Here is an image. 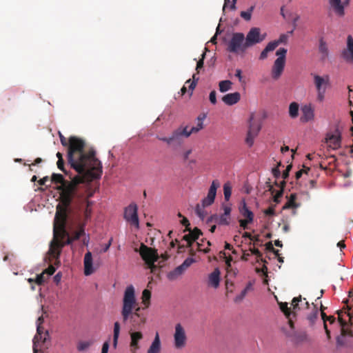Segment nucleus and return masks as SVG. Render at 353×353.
<instances>
[{"mask_svg":"<svg viewBox=\"0 0 353 353\" xmlns=\"http://www.w3.org/2000/svg\"><path fill=\"white\" fill-rule=\"evenodd\" d=\"M84 140L77 137L69 138L68 163L77 174L88 176L90 179H99L102 174V165L96 157L93 148L85 150Z\"/></svg>","mask_w":353,"mask_h":353,"instance_id":"obj_1","label":"nucleus"},{"mask_svg":"<svg viewBox=\"0 0 353 353\" xmlns=\"http://www.w3.org/2000/svg\"><path fill=\"white\" fill-rule=\"evenodd\" d=\"M66 212L63 209L59 210V205L57 207V211L54 218V237L50 243L49 253L52 257L57 259L59 257L61 249L65 245L71 244L74 241L78 240L83 234L84 229L80 228L70 236L65 229L66 221Z\"/></svg>","mask_w":353,"mask_h":353,"instance_id":"obj_2","label":"nucleus"},{"mask_svg":"<svg viewBox=\"0 0 353 353\" xmlns=\"http://www.w3.org/2000/svg\"><path fill=\"white\" fill-rule=\"evenodd\" d=\"M137 307V301L135 298L134 288L132 285L126 288L124 292L123 299V306L121 310V315L123 322H126L129 319L134 321L135 317L140 318L141 322L144 323L145 318L141 316L140 313L134 312L133 310Z\"/></svg>","mask_w":353,"mask_h":353,"instance_id":"obj_3","label":"nucleus"},{"mask_svg":"<svg viewBox=\"0 0 353 353\" xmlns=\"http://www.w3.org/2000/svg\"><path fill=\"white\" fill-rule=\"evenodd\" d=\"M93 179H94L88 178V176L81 174L74 176L72 182L67 185L65 188L62 189L61 198L63 204L67 208L69 207L74 201V204L77 206L79 203L77 185L81 183L91 181Z\"/></svg>","mask_w":353,"mask_h":353,"instance_id":"obj_4","label":"nucleus"},{"mask_svg":"<svg viewBox=\"0 0 353 353\" xmlns=\"http://www.w3.org/2000/svg\"><path fill=\"white\" fill-rule=\"evenodd\" d=\"M190 133L188 132V126H179L175 129L170 137L157 136V138L168 145L172 147H179L183 143V137L188 138Z\"/></svg>","mask_w":353,"mask_h":353,"instance_id":"obj_5","label":"nucleus"},{"mask_svg":"<svg viewBox=\"0 0 353 353\" xmlns=\"http://www.w3.org/2000/svg\"><path fill=\"white\" fill-rule=\"evenodd\" d=\"M135 252H139L141 258L147 264L151 272H154L157 265L154 264L159 259L157 251L155 249L150 248L143 243H141L139 250L135 249Z\"/></svg>","mask_w":353,"mask_h":353,"instance_id":"obj_6","label":"nucleus"},{"mask_svg":"<svg viewBox=\"0 0 353 353\" xmlns=\"http://www.w3.org/2000/svg\"><path fill=\"white\" fill-rule=\"evenodd\" d=\"M248 46L245 44V35L241 32H234L228 44V50L232 53H243Z\"/></svg>","mask_w":353,"mask_h":353,"instance_id":"obj_7","label":"nucleus"},{"mask_svg":"<svg viewBox=\"0 0 353 353\" xmlns=\"http://www.w3.org/2000/svg\"><path fill=\"white\" fill-rule=\"evenodd\" d=\"M343 303L345 304V305L343 307V309L339 310L336 312V314H338V321L341 327V335H349L353 336V332L351 330L346 328L348 323L342 318L343 312L346 313L347 315L349 316L350 324H353L352 314L350 312L351 310V307L347 305V299L343 301Z\"/></svg>","mask_w":353,"mask_h":353,"instance_id":"obj_8","label":"nucleus"},{"mask_svg":"<svg viewBox=\"0 0 353 353\" xmlns=\"http://www.w3.org/2000/svg\"><path fill=\"white\" fill-rule=\"evenodd\" d=\"M304 303L299 305V302H302L301 296L294 297L292 301V311L290 307H288L287 303H281L279 304L281 310L285 314V315L290 319L292 314H295L297 311L300 310L303 307L306 309L309 307V303L306 301V299H303Z\"/></svg>","mask_w":353,"mask_h":353,"instance_id":"obj_9","label":"nucleus"},{"mask_svg":"<svg viewBox=\"0 0 353 353\" xmlns=\"http://www.w3.org/2000/svg\"><path fill=\"white\" fill-rule=\"evenodd\" d=\"M124 219L137 228H139L138 207L137 204L132 203L125 208Z\"/></svg>","mask_w":353,"mask_h":353,"instance_id":"obj_10","label":"nucleus"},{"mask_svg":"<svg viewBox=\"0 0 353 353\" xmlns=\"http://www.w3.org/2000/svg\"><path fill=\"white\" fill-rule=\"evenodd\" d=\"M261 130V125L254 120V114H251L249 120V128L245 139V142L249 146L254 143V138L258 135Z\"/></svg>","mask_w":353,"mask_h":353,"instance_id":"obj_11","label":"nucleus"},{"mask_svg":"<svg viewBox=\"0 0 353 353\" xmlns=\"http://www.w3.org/2000/svg\"><path fill=\"white\" fill-rule=\"evenodd\" d=\"M187 336L185 329L180 323L176 324L174 333V347L176 349H181L185 346Z\"/></svg>","mask_w":353,"mask_h":353,"instance_id":"obj_12","label":"nucleus"},{"mask_svg":"<svg viewBox=\"0 0 353 353\" xmlns=\"http://www.w3.org/2000/svg\"><path fill=\"white\" fill-rule=\"evenodd\" d=\"M245 38L246 46L250 48L263 41L265 39V35L261 34L260 28H252Z\"/></svg>","mask_w":353,"mask_h":353,"instance_id":"obj_13","label":"nucleus"},{"mask_svg":"<svg viewBox=\"0 0 353 353\" xmlns=\"http://www.w3.org/2000/svg\"><path fill=\"white\" fill-rule=\"evenodd\" d=\"M325 143L327 144V148L332 150H337L341 145V136L338 129L334 133H327L325 139Z\"/></svg>","mask_w":353,"mask_h":353,"instance_id":"obj_14","label":"nucleus"},{"mask_svg":"<svg viewBox=\"0 0 353 353\" xmlns=\"http://www.w3.org/2000/svg\"><path fill=\"white\" fill-rule=\"evenodd\" d=\"M48 338V332L44 331V328L37 325V334L33 339V352L34 353L37 352V347L40 345H43Z\"/></svg>","mask_w":353,"mask_h":353,"instance_id":"obj_15","label":"nucleus"},{"mask_svg":"<svg viewBox=\"0 0 353 353\" xmlns=\"http://www.w3.org/2000/svg\"><path fill=\"white\" fill-rule=\"evenodd\" d=\"M219 186L220 183L218 180L212 181L207 196L202 200L203 207L209 206L214 203L216 194V190Z\"/></svg>","mask_w":353,"mask_h":353,"instance_id":"obj_16","label":"nucleus"},{"mask_svg":"<svg viewBox=\"0 0 353 353\" xmlns=\"http://www.w3.org/2000/svg\"><path fill=\"white\" fill-rule=\"evenodd\" d=\"M342 57L350 63H353V38L349 35L347 39V48L342 51Z\"/></svg>","mask_w":353,"mask_h":353,"instance_id":"obj_17","label":"nucleus"},{"mask_svg":"<svg viewBox=\"0 0 353 353\" xmlns=\"http://www.w3.org/2000/svg\"><path fill=\"white\" fill-rule=\"evenodd\" d=\"M314 77V83L316 87V91L326 90L327 87L330 83V77L328 75L323 77L318 74H312Z\"/></svg>","mask_w":353,"mask_h":353,"instance_id":"obj_18","label":"nucleus"},{"mask_svg":"<svg viewBox=\"0 0 353 353\" xmlns=\"http://www.w3.org/2000/svg\"><path fill=\"white\" fill-rule=\"evenodd\" d=\"M285 62L281 59H276L272 68V77L276 80L282 74Z\"/></svg>","mask_w":353,"mask_h":353,"instance_id":"obj_19","label":"nucleus"},{"mask_svg":"<svg viewBox=\"0 0 353 353\" xmlns=\"http://www.w3.org/2000/svg\"><path fill=\"white\" fill-rule=\"evenodd\" d=\"M84 274L86 276L90 275L94 272L92 256L90 252L85 253L84 256Z\"/></svg>","mask_w":353,"mask_h":353,"instance_id":"obj_20","label":"nucleus"},{"mask_svg":"<svg viewBox=\"0 0 353 353\" xmlns=\"http://www.w3.org/2000/svg\"><path fill=\"white\" fill-rule=\"evenodd\" d=\"M241 99V94L238 92L229 93L222 97L223 103L228 105H232L237 103Z\"/></svg>","mask_w":353,"mask_h":353,"instance_id":"obj_21","label":"nucleus"},{"mask_svg":"<svg viewBox=\"0 0 353 353\" xmlns=\"http://www.w3.org/2000/svg\"><path fill=\"white\" fill-rule=\"evenodd\" d=\"M302 115L301 117V121L302 122H307L311 121L314 118V110L310 105H305L301 108Z\"/></svg>","mask_w":353,"mask_h":353,"instance_id":"obj_22","label":"nucleus"},{"mask_svg":"<svg viewBox=\"0 0 353 353\" xmlns=\"http://www.w3.org/2000/svg\"><path fill=\"white\" fill-rule=\"evenodd\" d=\"M239 210L240 214L243 217L245 218V219L248 220V221H253V220H254V214L247 207V205H246V203H245V200H243L241 202L240 205L239 207Z\"/></svg>","mask_w":353,"mask_h":353,"instance_id":"obj_23","label":"nucleus"},{"mask_svg":"<svg viewBox=\"0 0 353 353\" xmlns=\"http://www.w3.org/2000/svg\"><path fill=\"white\" fill-rule=\"evenodd\" d=\"M70 179H71L70 181H67L64 180L63 176L61 174H53L52 175L51 181L52 182L56 183V184H61V189L65 188V186L70 183L72 182V179L74 176H72L70 174H69Z\"/></svg>","mask_w":353,"mask_h":353,"instance_id":"obj_24","label":"nucleus"},{"mask_svg":"<svg viewBox=\"0 0 353 353\" xmlns=\"http://www.w3.org/2000/svg\"><path fill=\"white\" fill-rule=\"evenodd\" d=\"M219 283H220V271L219 270V269L216 268L209 275L208 285L214 288H217L219 285Z\"/></svg>","mask_w":353,"mask_h":353,"instance_id":"obj_25","label":"nucleus"},{"mask_svg":"<svg viewBox=\"0 0 353 353\" xmlns=\"http://www.w3.org/2000/svg\"><path fill=\"white\" fill-rule=\"evenodd\" d=\"M205 114H201L198 116L196 121L197 123L196 126L192 127L190 129L188 127V132L190 133V136L192 134H195L199 132L203 128V121L205 119Z\"/></svg>","mask_w":353,"mask_h":353,"instance_id":"obj_26","label":"nucleus"},{"mask_svg":"<svg viewBox=\"0 0 353 353\" xmlns=\"http://www.w3.org/2000/svg\"><path fill=\"white\" fill-rule=\"evenodd\" d=\"M329 3L337 15L343 17L345 14L344 6L341 0H329Z\"/></svg>","mask_w":353,"mask_h":353,"instance_id":"obj_27","label":"nucleus"},{"mask_svg":"<svg viewBox=\"0 0 353 353\" xmlns=\"http://www.w3.org/2000/svg\"><path fill=\"white\" fill-rule=\"evenodd\" d=\"M94 190L90 188H85L83 191L79 190V202H87L94 195Z\"/></svg>","mask_w":353,"mask_h":353,"instance_id":"obj_28","label":"nucleus"},{"mask_svg":"<svg viewBox=\"0 0 353 353\" xmlns=\"http://www.w3.org/2000/svg\"><path fill=\"white\" fill-rule=\"evenodd\" d=\"M161 350V341L159 334L157 333L153 342L152 343L148 353H159Z\"/></svg>","mask_w":353,"mask_h":353,"instance_id":"obj_29","label":"nucleus"},{"mask_svg":"<svg viewBox=\"0 0 353 353\" xmlns=\"http://www.w3.org/2000/svg\"><path fill=\"white\" fill-rule=\"evenodd\" d=\"M185 269L180 265L176 267L174 270L170 272L168 274V278L170 281H174L179 279L180 276H181L184 272Z\"/></svg>","mask_w":353,"mask_h":353,"instance_id":"obj_30","label":"nucleus"},{"mask_svg":"<svg viewBox=\"0 0 353 353\" xmlns=\"http://www.w3.org/2000/svg\"><path fill=\"white\" fill-rule=\"evenodd\" d=\"M85 204V208L83 212V215L85 219L87 221L90 219L92 215V209L91 206L93 205V202L91 201H87V202H79V205H77V207L79 208H82L83 204Z\"/></svg>","mask_w":353,"mask_h":353,"instance_id":"obj_31","label":"nucleus"},{"mask_svg":"<svg viewBox=\"0 0 353 353\" xmlns=\"http://www.w3.org/2000/svg\"><path fill=\"white\" fill-rule=\"evenodd\" d=\"M131 342L130 346L134 350L139 348L138 345L139 341L143 338V334L141 332H134L130 334Z\"/></svg>","mask_w":353,"mask_h":353,"instance_id":"obj_32","label":"nucleus"},{"mask_svg":"<svg viewBox=\"0 0 353 353\" xmlns=\"http://www.w3.org/2000/svg\"><path fill=\"white\" fill-rule=\"evenodd\" d=\"M276 48V43H269L266 47L263 49V50L261 52L260 54L259 59L261 60H263L267 58L268 53L269 52L273 51Z\"/></svg>","mask_w":353,"mask_h":353,"instance_id":"obj_33","label":"nucleus"},{"mask_svg":"<svg viewBox=\"0 0 353 353\" xmlns=\"http://www.w3.org/2000/svg\"><path fill=\"white\" fill-rule=\"evenodd\" d=\"M299 105L296 102H292L289 106V114L292 119H295L299 116Z\"/></svg>","mask_w":353,"mask_h":353,"instance_id":"obj_34","label":"nucleus"},{"mask_svg":"<svg viewBox=\"0 0 353 353\" xmlns=\"http://www.w3.org/2000/svg\"><path fill=\"white\" fill-rule=\"evenodd\" d=\"M275 185L280 187V190H279L276 194L274 196V201L276 203H279L280 198L283 196L284 188L285 186V181H283L279 184L277 182H275Z\"/></svg>","mask_w":353,"mask_h":353,"instance_id":"obj_35","label":"nucleus"},{"mask_svg":"<svg viewBox=\"0 0 353 353\" xmlns=\"http://www.w3.org/2000/svg\"><path fill=\"white\" fill-rule=\"evenodd\" d=\"M232 82L230 80L221 81L219 83V88L221 92H225L232 89Z\"/></svg>","mask_w":353,"mask_h":353,"instance_id":"obj_36","label":"nucleus"},{"mask_svg":"<svg viewBox=\"0 0 353 353\" xmlns=\"http://www.w3.org/2000/svg\"><path fill=\"white\" fill-rule=\"evenodd\" d=\"M199 79V78L197 77V74H194L192 75V81H191V79H188L185 81V84L188 85V88L190 91V95H192V91L194 90Z\"/></svg>","mask_w":353,"mask_h":353,"instance_id":"obj_37","label":"nucleus"},{"mask_svg":"<svg viewBox=\"0 0 353 353\" xmlns=\"http://www.w3.org/2000/svg\"><path fill=\"white\" fill-rule=\"evenodd\" d=\"M47 279H48V276L46 277L45 274L43 272H42L41 274L37 275L35 279H32V278L28 279V281L30 284L32 283H36L37 285H40L43 284L46 282Z\"/></svg>","mask_w":353,"mask_h":353,"instance_id":"obj_38","label":"nucleus"},{"mask_svg":"<svg viewBox=\"0 0 353 353\" xmlns=\"http://www.w3.org/2000/svg\"><path fill=\"white\" fill-rule=\"evenodd\" d=\"M318 315H319L318 309H317L316 306L315 305H314L313 311L310 314H308L307 316V319L309 321L310 325H313L315 323V322L318 318Z\"/></svg>","mask_w":353,"mask_h":353,"instance_id":"obj_39","label":"nucleus"},{"mask_svg":"<svg viewBox=\"0 0 353 353\" xmlns=\"http://www.w3.org/2000/svg\"><path fill=\"white\" fill-rule=\"evenodd\" d=\"M119 333H120V324L119 322L117 321L114 324L113 346L114 348H116L117 346Z\"/></svg>","mask_w":353,"mask_h":353,"instance_id":"obj_40","label":"nucleus"},{"mask_svg":"<svg viewBox=\"0 0 353 353\" xmlns=\"http://www.w3.org/2000/svg\"><path fill=\"white\" fill-rule=\"evenodd\" d=\"M319 52L323 55V58H325L328 56V48L326 42L323 39L319 40Z\"/></svg>","mask_w":353,"mask_h":353,"instance_id":"obj_41","label":"nucleus"},{"mask_svg":"<svg viewBox=\"0 0 353 353\" xmlns=\"http://www.w3.org/2000/svg\"><path fill=\"white\" fill-rule=\"evenodd\" d=\"M92 344L91 341H81L77 344V350L79 352H83L87 350Z\"/></svg>","mask_w":353,"mask_h":353,"instance_id":"obj_42","label":"nucleus"},{"mask_svg":"<svg viewBox=\"0 0 353 353\" xmlns=\"http://www.w3.org/2000/svg\"><path fill=\"white\" fill-rule=\"evenodd\" d=\"M223 194L225 200L228 201L232 194V186L229 182L223 185Z\"/></svg>","mask_w":353,"mask_h":353,"instance_id":"obj_43","label":"nucleus"},{"mask_svg":"<svg viewBox=\"0 0 353 353\" xmlns=\"http://www.w3.org/2000/svg\"><path fill=\"white\" fill-rule=\"evenodd\" d=\"M294 342L296 343H301L308 341L307 334L305 332H301L294 336Z\"/></svg>","mask_w":353,"mask_h":353,"instance_id":"obj_44","label":"nucleus"},{"mask_svg":"<svg viewBox=\"0 0 353 353\" xmlns=\"http://www.w3.org/2000/svg\"><path fill=\"white\" fill-rule=\"evenodd\" d=\"M151 297V292L149 290H144L142 292V302L148 307L150 303V299Z\"/></svg>","mask_w":353,"mask_h":353,"instance_id":"obj_45","label":"nucleus"},{"mask_svg":"<svg viewBox=\"0 0 353 353\" xmlns=\"http://www.w3.org/2000/svg\"><path fill=\"white\" fill-rule=\"evenodd\" d=\"M254 9V6H252L247 11H242L240 13V16L245 21H250L252 17V12Z\"/></svg>","mask_w":353,"mask_h":353,"instance_id":"obj_46","label":"nucleus"},{"mask_svg":"<svg viewBox=\"0 0 353 353\" xmlns=\"http://www.w3.org/2000/svg\"><path fill=\"white\" fill-rule=\"evenodd\" d=\"M286 54H287V49H285L284 48H279L276 52V55L278 56V58L276 59H281V60L285 62Z\"/></svg>","mask_w":353,"mask_h":353,"instance_id":"obj_47","label":"nucleus"},{"mask_svg":"<svg viewBox=\"0 0 353 353\" xmlns=\"http://www.w3.org/2000/svg\"><path fill=\"white\" fill-rule=\"evenodd\" d=\"M250 251L251 252V253L252 254H254L256 256L257 261H259L260 260L263 263H266V261L263 259L262 253L257 248H250Z\"/></svg>","mask_w":353,"mask_h":353,"instance_id":"obj_48","label":"nucleus"},{"mask_svg":"<svg viewBox=\"0 0 353 353\" xmlns=\"http://www.w3.org/2000/svg\"><path fill=\"white\" fill-rule=\"evenodd\" d=\"M299 205H300L299 203H297L296 202H294L293 201H291L290 199H288L286 203L283 205V210L290 209V208L296 209V208H299Z\"/></svg>","mask_w":353,"mask_h":353,"instance_id":"obj_49","label":"nucleus"},{"mask_svg":"<svg viewBox=\"0 0 353 353\" xmlns=\"http://www.w3.org/2000/svg\"><path fill=\"white\" fill-rule=\"evenodd\" d=\"M204 208L203 205H200L199 204H197L195 208L196 214L199 216L201 219H203L205 217V212H204Z\"/></svg>","mask_w":353,"mask_h":353,"instance_id":"obj_50","label":"nucleus"},{"mask_svg":"<svg viewBox=\"0 0 353 353\" xmlns=\"http://www.w3.org/2000/svg\"><path fill=\"white\" fill-rule=\"evenodd\" d=\"M205 57V52H204L201 54V58L197 61V63H196V70L197 72V74L199 73L200 70L203 68Z\"/></svg>","mask_w":353,"mask_h":353,"instance_id":"obj_51","label":"nucleus"},{"mask_svg":"<svg viewBox=\"0 0 353 353\" xmlns=\"http://www.w3.org/2000/svg\"><path fill=\"white\" fill-rule=\"evenodd\" d=\"M190 233L192 234L191 236L193 238V240L196 241L197 239H199V236L202 234V232L201 230H199L197 228H194L193 230H188Z\"/></svg>","mask_w":353,"mask_h":353,"instance_id":"obj_52","label":"nucleus"},{"mask_svg":"<svg viewBox=\"0 0 353 353\" xmlns=\"http://www.w3.org/2000/svg\"><path fill=\"white\" fill-rule=\"evenodd\" d=\"M192 234L189 232V234H185L183 236V240L187 242V247H191L192 243L195 241L193 240Z\"/></svg>","mask_w":353,"mask_h":353,"instance_id":"obj_53","label":"nucleus"},{"mask_svg":"<svg viewBox=\"0 0 353 353\" xmlns=\"http://www.w3.org/2000/svg\"><path fill=\"white\" fill-rule=\"evenodd\" d=\"M195 262V260L193 258H187L183 263L181 265L185 270L190 267L193 263Z\"/></svg>","mask_w":353,"mask_h":353,"instance_id":"obj_54","label":"nucleus"},{"mask_svg":"<svg viewBox=\"0 0 353 353\" xmlns=\"http://www.w3.org/2000/svg\"><path fill=\"white\" fill-rule=\"evenodd\" d=\"M288 37L286 34H283L279 37L278 40L272 41L271 43H276L277 47L280 43H285L288 41Z\"/></svg>","mask_w":353,"mask_h":353,"instance_id":"obj_55","label":"nucleus"},{"mask_svg":"<svg viewBox=\"0 0 353 353\" xmlns=\"http://www.w3.org/2000/svg\"><path fill=\"white\" fill-rule=\"evenodd\" d=\"M230 216H224L221 214L219 219V224L228 225L230 224Z\"/></svg>","mask_w":353,"mask_h":353,"instance_id":"obj_56","label":"nucleus"},{"mask_svg":"<svg viewBox=\"0 0 353 353\" xmlns=\"http://www.w3.org/2000/svg\"><path fill=\"white\" fill-rule=\"evenodd\" d=\"M57 167L59 170H61L62 172H63L66 175H69V173L67 172V170L64 168V161L62 160H58L57 163Z\"/></svg>","mask_w":353,"mask_h":353,"instance_id":"obj_57","label":"nucleus"},{"mask_svg":"<svg viewBox=\"0 0 353 353\" xmlns=\"http://www.w3.org/2000/svg\"><path fill=\"white\" fill-rule=\"evenodd\" d=\"M247 293H246V290H243L241 291V292L237 295L235 299H234V301L236 303H238V302H240L244 298L245 296H246Z\"/></svg>","mask_w":353,"mask_h":353,"instance_id":"obj_58","label":"nucleus"},{"mask_svg":"<svg viewBox=\"0 0 353 353\" xmlns=\"http://www.w3.org/2000/svg\"><path fill=\"white\" fill-rule=\"evenodd\" d=\"M216 95V93L215 90H212V92H210V95H209L210 101L211 102V103H212L214 105H215L217 102Z\"/></svg>","mask_w":353,"mask_h":353,"instance_id":"obj_59","label":"nucleus"},{"mask_svg":"<svg viewBox=\"0 0 353 353\" xmlns=\"http://www.w3.org/2000/svg\"><path fill=\"white\" fill-rule=\"evenodd\" d=\"M55 270H55V268H54V266H52V265H50V266H49L48 268H46V269L43 272L45 274H46L48 275L47 276L48 277L49 276L52 275V274L54 273Z\"/></svg>","mask_w":353,"mask_h":353,"instance_id":"obj_60","label":"nucleus"},{"mask_svg":"<svg viewBox=\"0 0 353 353\" xmlns=\"http://www.w3.org/2000/svg\"><path fill=\"white\" fill-rule=\"evenodd\" d=\"M223 209L224 211V216H230L232 208L229 205H223Z\"/></svg>","mask_w":353,"mask_h":353,"instance_id":"obj_61","label":"nucleus"},{"mask_svg":"<svg viewBox=\"0 0 353 353\" xmlns=\"http://www.w3.org/2000/svg\"><path fill=\"white\" fill-rule=\"evenodd\" d=\"M252 221H248L247 219H240L239 223L240 226L243 228L244 230L248 228V225L251 223Z\"/></svg>","mask_w":353,"mask_h":353,"instance_id":"obj_62","label":"nucleus"},{"mask_svg":"<svg viewBox=\"0 0 353 353\" xmlns=\"http://www.w3.org/2000/svg\"><path fill=\"white\" fill-rule=\"evenodd\" d=\"M59 138H60V141H61V143L62 144V145L63 146H68L69 145V139L67 140L66 138L62 135L61 133H59Z\"/></svg>","mask_w":353,"mask_h":353,"instance_id":"obj_63","label":"nucleus"},{"mask_svg":"<svg viewBox=\"0 0 353 353\" xmlns=\"http://www.w3.org/2000/svg\"><path fill=\"white\" fill-rule=\"evenodd\" d=\"M265 215L268 216H273L275 214V210L274 207H270L267 210L264 211Z\"/></svg>","mask_w":353,"mask_h":353,"instance_id":"obj_64","label":"nucleus"}]
</instances>
